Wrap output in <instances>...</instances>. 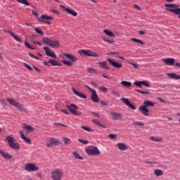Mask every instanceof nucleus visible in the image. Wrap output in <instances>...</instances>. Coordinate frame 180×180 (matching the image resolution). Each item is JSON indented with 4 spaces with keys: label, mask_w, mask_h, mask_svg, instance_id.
Instances as JSON below:
<instances>
[{
    "label": "nucleus",
    "mask_w": 180,
    "mask_h": 180,
    "mask_svg": "<svg viewBox=\"0 0 180 180\" xmlns=\"http://www.w3.org/2000/svg\"><path fill=\"white\" fill-rule=\"evenodd\" d=\"M51 178L52 180H63V178H64V171L60 168L52 170Z\"/></svg>",
    "instance_id": "obj_1"
},
{
    "label": "nucleus",
    "mask_w": 180,
    "mask_h": 180,
    "mask_svg": "<svg viewBox=\"0 0 180 180\" xmlns=\"http://www.w3.org/2000/svg\"><path fill=\"white\" fill-rule=\"evenodd\" d=\"M6 141L8 142L9 147L13 150H20V144L16 141L15 138L8 135L6 137Z\"/></svg>",
    "instance_id": "obj_2"
},
{
    "label": "nucleus",
    "mask_w": 180,
    "mask_h": 180,
    "mask_svg": "<svg viewBox=\"0 0 180 180\" xmlns=\"http://www.w3.org/2000/svg\"><path fill=\"white\" fill-rule=\"evenodd\" d=\"M42 41L44 44H47V46H49V47L58 49L61 46L60 44V41H53L49 37L43 38Z\"/></svg>",
    "instance_id": "obj_3"
},
{
    "label": "nucleus",
    "mask_w": 180,
    "mask_h": 180,
    "mask_svg": "<svg viewBox=\"0 0 180 180\" xmlns=\"http://www.w3.org/2000/svg\"><path fill=\"white\" fill-rule=\"evenodd\" d=\"M85 152L88 155H99L101 150L96 146H89L85 148Z\"/></svg>",
    "instance_id": "obj_4"
},
{
    "label": "nucleus",
    "mask_w": 180,
    "mask_h": 180,
    "mask_svg": "<svg viewBox=\"0 0 180 180\" xmlns=\"http://www.w3.org/2000/svg\"><path fill=\"white\" fill-rule=\"evenodd\" d=\"M24 169L27 172H37L39 171V167L34 163H27L25 165Z\"/></svg>",
    "instance_id": "obj_5"
},
{
    "label": "nucleus",
    "mask_w": 180,
    "mask_h": 180,
    "mask_svg": "<svg viewBox=\"0 0 180 180\" xmlns=\"http://www.w3.org/2000/svg\"><path fill=\"white\" fill-rule=\"evenodd\" d=\"M78 53L79 56H87L88 57H99L98 53L92 51L91 50H79Z\"/></svg>",
    "instance_id": "obj_6"
},
{
    "label": "nucleus",
    "mask_w": 180,
    "mask_h": 180,
    "mask_svg": "<svg viewBox=\"0 0 180 180\" xmlns=\"http://www.w3.org/2000/svg\"><path fill=\"white\" fill-rule=\"evenodd\" d=\"M70 112L72 113L73 115H75L76 116H81L82 113L80 111H77V109H78V106L75 104H70L66 105Z\"/></svg>",
    "instance_id": "obj_7"
},
{
    "label": "nucleus",
    "mask_w": 180,
    "mask_h": 180,
    "mask_svg": "<svg viewBox=\"0 0 180 180\" xmlns=\"http://www.w3.org/2000/svg\"><path fill=\"white\" fill-rule=\"evenodd\" d=\"M61 142L56 138H49L46 142V147H53V146H60Z\"/></svg>",
    "instance_id": "obj_8"
},
{
    "label": "nucleus",
    "mask_w": 180,
    "mask_h": 180,
    "mask_svg": "<svg viewBox=\"0 0 180 180\" xmlns=\"http://www.w3.org/2000/svg\"><path fill=\"white\" fill-rule=\"evenodd\" d=\"M7 101L8 102V103H10L11 105H13V106H15V108H18V109H19L21 111L25 110V108L20 106V104L19 103V102H17L16 101H15L14 99L12 98H7Z\"/></svg>",
    "instance_id": "obj_9"
},
{
    "label": "nucleus",
    "mask_w": 180,
    "mask_h": 180,
    "mask_svg": "<svg viewBox=\"0 0 180 180\" xmlns=\"http://www.w3.org/2000/svg\"><path fill=\"white\" fill-rule=\"evenodd\" d=\"M44 50L45 51V54H46L49 57H52V58H57V55L50 49L49 47H44Z\"/></svg>",
    "instance_id": "obj_10"
},
{
    "label": "nucleus",
    "mask_w": 180,
    "mask_h": 180,
    "mask_svg": "<svg viewBox=\"0 0 180 180\" xmlns=\"http://www.w3.org/2000/svg\"><path fill=\"white\" fill-rule=\"evenodd\" d=\"M53 19V17H50L46 15H41V19L39 20L40 22H44V23H46V25H51V22L49 20H51Z\"/></svg>",
    "instance_id": "obj_11"
},
{
    "label": "nucleus",
    "mask_w": 180,
    "mask_h": 180,
    "mask_svg": "<svg viewBox=\"0 0 180 180\" xmlns=\"http://www.w3.org/2000/svg\"><path fill=\"white\" fill-rule=\"evenodd\" d=\"M110 116L112 120H120V119L123 117V115L122 114L118 113L117 112H111Z\"/></svg>",
    "instance_id": "obj_12"
},
{
    "label": "nucleus",
    "mask_w": 180,
    "mask_h": 180,
    "mask_svg": "<svg viewBox=\"0 0 180 180\" xmlns=\"http://www.w3.org/2000/svg\"><path fill=\"white\" fill-rule=\"evenodd\" d=\"M121 101L127 105V106H128V108H130V109H132L133 110H134V109H136V107H134V105L133 104H131V103H130V101L129 100V98H122Z\"/></svg>",
    "instance_id": "obj_13"
},
{
    "label": "nucleus",
    "mask_w": 180,
    "mask_h": 180,
    "mask_svg": "<svg viewBox=\"0 0 180 180\" xmlns=\"http://www.w3.org/2000/svg\"><path fill=\"white\" fill-rule=\"evenodd\" d=\"M92 94L91 96V99L92 102H95V103H98L99 102V98L98 97V94L96 93V91H93Z\"/></svg>",
    "instance_id": "obj_14"
},
{
    "label": "nucleus",
    "mask_w": 180,
    "mask_h": 180,
    "mask_svg": "<svg viewBox=\"0 0 180 180\" xmlns=\"http://www.w3.org/2000/svg\"><path fill=\"white\" fill-rule=\"evenodd\" d=\"M162 61L169 66H172L175 63V60L174 58H163Z\"/></svg>",
    "instance_id": "obj_15"
},
{
    "label": "nucleus",
    "mask_w": 180,
    "mask_h": 180,
    "mask_svg": "<svg viewBox=\"0 0 180 180\" xmlns=\"http://www.w3.org/2000/svg\"><path fill=\"white\" fill-rule=\"evenodd\" d=\"M63 56L68 58V60H70L73 63H76V61H78V58L75 56H74L72 54L70 53H63Z\"/></svg>",
    "instance_id": "obj_16"
},
{
    "label": "nucleus",
    "mask_w": 180,
    "mask_h": 180,
    "mask_svg": "<svg viewBox=\"0 0 180 180\" xmlns=\"http://www.w3.org/2000/svg\"><path fill=\"white\" fill-rule=\"evenodd\" d=\"M72 92L76 96H78L79 98H81L82 99H86V95L79 93L77 91L75 90V88H72Z\"/></svg>",
    "instance_id": "obj_17"
},
{
    "label": "nucleus",
    "mask_w": 180,
    "mask_h": 180,
    "mask_svg": "<svg viewBox=\"0 0 180 180\" xmlns=\"http://www.w3.org/2000/svg\"><path fill=\"white\" fill-rule=\"evenodd\" d=\"M60 8L63 9V11H65L68 13H70V15H72V16H77V13L74 10H70L69 8H65L64 6H60Z\"/></svg>",
    "instance_id": "obj_18"
},
{
    "label": "nucleus",
    "mask_w": 180,
    "mask_h": 180,
    "mask_svg": "<svg viewBox=\"0 0 180 180\" xmlns=\"http://www.w3.org/2000/svg\"><path fill=\"white\" fill-rule=\"evenodd\" d=\"M139 110L142 115L144 116H148L150 114H148L149 110L147 109V107L142 105L139 107Z\"/></svg>",
    "instance_id": "obj_19"
},
{
    "label": "nucleus",
    "mask_w": 180,
    "mask_h": 180,
    "mask_svg": "<svg viewBox=\"0 0 180 180\" xmlns=\"http://www.w3.org/2000/svg\"><path fill=\"white\" fill-rule=\"evenodd\" d=\"M112 67H115V68H122V64L115 62V60H112V59H108L107 60Z\"/></svg>",
    "instance_id": "obj_20"
},
{
    "label": "nucleus",
    "mask_w": 180,
    "mask_h": 180,
    "mask_svg": "<svg viewBox=\"0 0 180 180\" xmlns=\"http://www.w3.org/2000/svg\"><path fill=\"white\" fill-rule=\"evenodd\" d=\"M0 154L2 155L5 160H11L12 158V155L0 149Z\"/></svg>",
    "instance_id": "obj_21"
},
{
    "label": "nucleus",
    "mask_w": 180,
    "mask_h": 180,
    "mask_svg": "<svg viewBox=\"0 0 180 180\" xmlns=\"http://www.w3.org/2000/svg\"><path fill=\"white\" fill-rule=\"evenodd\" d=\"M117 147L120 151H126L127 150V146L123 143H117Z\"/></svg>",
    "instance_id": "obj_22"
},
{
    "label": "nucleus",
    "mask_w": 180,
    "mask_h": 180,
    "mask_svg": "<svg viewBox=\"0 0 180 180\" xmlns=\"http://www.w3.org/2000/svg\"><path fill=\"white\" fill-rule=\"evenodd\" d=\"M165 6L167 8H167V11H169V10H176L178 9L179 6H177V4H165Z\"/></svg>",
    "instance_id": "obj_23"
},
{
    "label": "nucleus",
    "mask_w": 180,
    "mask_h": 180,
    "mask_svg": "<svg viewBox=\"0 0 180 180\" xmlns=\"http://www.w3.org/2000/svg\"><path fill=\"white\" fill-rule=\"evenodd\" d=\"M20 134L21 139H22V140H23V141H25V143H27V144H30V143H31L30 139L25 137V134H23V131H20Z\"/></svg>",
    "instance_id": "obj_24"
},
{
    "label": "nucleus",
    "mask_w": 180,
    "mask_h": 180,
    "mask_svg": "<svg viewBox=\"0 0 180 180\" xmlns=\"http://www.w3.org/2000/svg\"><path fill=\"white\" fill-rule=\"evenodd\" d=\"M154 105H155V103L151 101L146 100L143 101V106H146V108L154 107Z\"/></svg>",
    "instance_id": "obj_25"
},
{
    "label": "nucleus",
    "mask_w": 180,
    "mask_h": 180,
    "mask_svg": "<svg viewBox=\"0 0 180 180\" xmlns=\"http://www.w3.org/2000/svg\"><path fill=\"white\" fill-rule=\"evenodd\" d=\"M7 33H9V34H11V36H12V37H13V39H15L16 41H18V43H22V39L18 37V36L15 35V34L12 31L8 30L7 31Z\"/></svg>",
    "instance_id": "obj_26"
},
{
    "label": "nucleus",
    "mask_w": 180,
    "mask_h": 180,
    "mask_svg": "<svg viewBox=\"0 0 180 180\" xmlns=\"http://www.w3.org/2000/svg\"><path fill=\"white\" fill-rule=\"evenodd\" d=\"M100 68H103V70H110L108 65H106V62H98Z\"/></svg>",
    "instance_id": "obj_27"
},
{
    "label": "nucleus",
    "mask_w": 180,
    "mask_h": 180,
    "mask_svg": "<svg viewBox=\"0 0 180 180\" xmlns=\"http://www.w3.org/2000/svg\"><path fill=\"white\" fill-rule=\"evenodd\" d=\"M170 79H176V80H178V79H180V76L179 75H177L174 73H170V74H167V75Z\"/></svg>",
    "instance_id": "obj_28"
},
{
    "label": "nucleus",
    "mask_w": 180,
    "mask_h": 180,
    "mask_svg": "<svg viewBox=\"0 0 180 180\" xmlns=\"http://www.w3.org/2000/svg\"><path fill=\"white\" fill-rule=\"evenodd\" d=\"M150 140H152L155 142H162V138L159 137V136H150L149 137Z\"/></svg>",
    "instance_id": "obj_29"
},
{
    "label": "nucleus",
    "mask_w": 180,
    "mask_h": 180,
    "mask_svg": "<svg viewBox=\"0 0 180 180\" xmlns=\"http://www.w3.org/2000/svg\"><path fill=\"white\" fill-rule=\"evenodd\" d=\"M72 155L76 160H84V158L77 153V151H73Z\"/></svg>",
    "instance_id": "obj_30"
},
{
    "label": "nucleus",
    "mask_w": 180,
    "mask_h": 180,
    "mask_svg": "<svg viewBox=\"0 0 180 180\" xmlns=\"http://www.w3.org/2000/svg\"><path fill=\"white\" fill-rule=\"evenodd\" d=\"M92 123H94V124H96V126H101V127H103V129H106V127L101 123H99V122H98V120L94 119L91 120Z\"/></svg>",
    "instance_id": "obj_31"
},
{
    "label": "nucleus",
    "mask_w": 180,
    "mask_h": 180,
    "mask_svg": "<svg viewBox=\"0 0 180 180\" xmlns=\"http://www.w3.org/2000/svg\"><path fill=\"white\" fill-rule=\"evenodd\" d=\"M154 174L157 176H161L162 175H164V172H162V170L161 169H155L154 171Z\"/></svg>",
    "instance_id": "obj_32"
},
{
    "label": "nucleus",
    "mask_w": 180,
    "mask_h": 180,
    "mask_svg": "<svg viewBox=\"0 0 180 180\" xmlns=\"http://www.w3.org/2000/svg\"><path fill=\"white\" fill-rule=\"evenodd\" d=\"M103 33H105V34L109 37H115L113 32H112L111 31H109L108 30H104Z\"/></svg>",
    "instance_id": "obj_33"
},
{
    "label": "nucleus",
    "mask_w": 180,
    "mask_h": 180,
    "mask_svg": "<svg viewBox=\"0 0 180 180\" xmlns=\"http://www.w3.org/2000/svg\"><path fill=\"white\" fill-rule=\"evenodd\" d=\"M121 85H123V86H125L126 88H129L131 86V83L126 81H122Z\"/></svg>",
    "instance_id": "obj_34"
},
{
    "label": "nucleus",
    "mask_w": 180,
    "mask_h": 180,
    "mask_svg": "<svg viewBox=\"0 0 180 180\" xmlns=\"http://www.w3.org/2000/svg\"><path fill=\"white\" fill-rule=\"evenodd\" d=\"M169 12H172L175 15H178V18L180 19V8H176L175 10H169Z\"/></svg>",
    "instance_id": "obj_35"
},
{
    "label": "nucleus",
    "mask_w": 180,
    "mask_h": 180,
    "mask_svg": "<svg viewBox=\"0 0 180 180\" xmlns=\"http://www.w3.org/2000/svg\"><path fill=\"white\" fill-rule=\"evenodd\" d=\"M19 4H22V5H26V6H30V4L27 2V0H16Z\"/></svg>",
    "instance_id": "obj_36"
},
{
    "label": "nucleus",
    "mask_w": 180,
    "mask_h": 180,
    "mask_svg": "<svg viewBox=\"0 0 180 180\" xmlns=\"http://www.w3.org/2000/svg\"><path fill=\"white\" fill-rule=\"evenodd\" d=\"M101 39L103 41L108 43V44H112V43H115L114 40L107 39L105 37H101Z\"/></svg>",
    "instance_id": "obj_37"
},
{
    "label": "nucleus",
    "mask_w": 180,
    "mask_h": 180,
    "mask_svg": "<svg viewBox=\"0 0 180 180\" xmlns=\"http://www.w3.org/2000/svg\"><path fill=\"white\" fill-rule=\"evenodd\" d=\"M49 64H51V65H53V67H56L57 65H58V63L56 60H54L53 59H50L49 60Z\"/></svg>",
    "instance_id": "obj_38"
},
{
    "label": "nucleus",
    "mask_w": 180,
    "mask_h": 180,
    "mask_svg": "<svg viewBox=\"0 0 180 180\" xmlns=\"http://www.w3.org/2000/svg\"><path fill=\"white\" fill-rule=\"evenodd\" d=\"M25 129L27 131H34V128L32 127L30 125H25Z\"/></svg>",
    "instance_id": "obj_39"
},
{
    "label": "nucleus",
    "mask_w": 180,
    "mask_h": 180,
    "mask_svg": "<svg viewBox=\"0 0 180 180\" xmlns=\"http://www.w3.org/2000/svg\"><path fill=\"white\" fill-rule=\"evenodd\" d=\"M63 64L67 65L68 67H72V63L68 60H62Z\"/></svg>",
    "instance_id": "obj_40"
},
{
    "label": "nucleus",
    "mask_w": 180,
    "mask_h": 180,
    "mask_svg": "<svg viewBox=\"0 0 180 180\" xmlns=\"http://www.w3.org/2000/svg\"><path fill=\"white\" fill-rule=\"evenodd\" d=\"M25 46L30 50H34V48H33V46H32V45H30V44H29V42H27V41H25Z\"/></svg>",
    "instance_id": "obj_41"
},
{
    "label": "nucleus",
    "mask_w": 180,
    "mask_h": 180,
    "mask_svg": "<svg viewBox=\"0 0 180 180\" xmlns=\"http://www.w3.org/2000/svg\"><path fill=\"white\" fill-rule=\"evenodd\" d=\"M108 137L110 139V140H115V139L117 137V135H116V134H110Z\"/></svg>",
    "instance_id": "obj_42"
},
{
    "label": "nucleus",
    "mask_w": 180,
    "mask_h": 180,
    "mask_svg": "<svg viewBox=\"0 0 180 180\" xmlns=\"http://www.w3.org/2000/svg\"><path fill=\"white\" fill-rule=\"evenodd\" d=\"M137 92H139L141 94H143V95H148L150 94V92L147 91H141V90H136Z\"/></svg>",
    "instance_id": "obj_43"
},
{
    "label": "nucleus",
    "mask_w": 180,
    "mask_h": 180,
    "mask_svg": "<svg viewBox=\"0 0 180 180\" xmlns=\"http://www.w3.org/2000/svg\"><path fill=\"white\" fill-rule=\"evenodd\" d=\"M136 125L140 128L144 127V123H143L141 122H136Z\"/></svg>",
    "instance_id": "obj_44"
},
{
    "label": "nucleus",
    "mask_w": 180,
    "mask_h": 180,
    "mask_svg": "<svg viewBox=\"0 0 180 180\" xmlns=\"http://www.w3.org/2000/svg\"><path fill=\"white\" fill-rule=\"evenodd\" d=\"M87 71L89 72V74H96L95 69H92L91 68H88Z\"/></svg>",
    "instance_id": "obj_45"
},
{
    "label": "nucleus",
    "mask_w": 180,
    "mask_h": 180,
    "mask_svg": "<svg viewBox=\"0 0 180 180\" xmlns=\"http://www.w3.org/2000/svg\"><path fill=\"white\" fill-rule=\"evenodd\" d=\"M65 144H69L71 142V139L69 138L63 137Z\"/></svg>",
    "instance_id": "obj_46"
},
{
    "label": "nucleus",
    "mask_w": 180,
    "mask_h": 180,
    "mask_svg": "<svg viewBox=\"0 0 180 180\" xmlns=\"http://www.w3.org/2000/svg\"><path fill=\"white\" fill-rule=\"evenodd\" d=\"M82 129H83V130H86V131H94L91 128H89V127L86 126H82Z\"/></svg>",
    "instance_id": "obj_47"
},
{
    "label": "nucleus",
    "mask_w": 180,
    "mask_h": 180,
    "mask_svg": "<svg viewBox=\"0 0 180 180\" xmlns=\"http://www.w3.org/2000/svg\"><path fill=\"white\" fill-rule=\"evenodd\" d=\"M136 43H138V44H140L141 46L146 45V44H145L143 41H141V40H140V39H136Z\"/></svg>",
    "instance_id": "obj_48"
},
{
    "label": "nucleus",
    "mask_w": 180,
    "mask_h": 180,
    "mask_svg": "<svg viewBox=\"0 0 180 180\" xmlns=\"http://www.w3.org/2000/svg\"><path fill=\"white\" fill-rule=\"evenodd\" d=\"M23 65H25V67H26V68H27V70H30V71L33 70V68H32V66L27 65V63H23Z\"/></svg>",
    "instance_id": "obj_49"
},
{
    "label": "nucleus",
    "mask_w": 180,
    "mask_h": 180,
    "mask_svg": "<svg viewBox=\"0 0 180 180\" xmlns=\"http://www.w3.org/2000/svg\"><path fill=\"white\" fill-rule=\"evenodd\" d=\"M141 84L143 86H145L146 87H150V85L147 82V81H141Z\"/></svg>",
    "instance_id": "obj_50"
},
{
    "label": "nucleus",
    "mask_w": 180,
    "mask_h": 180,
    "mask_svg": "<svg viewBox=\"0 0 180 180\" xmlns=\"http://www.w3.org/2000/svg\"><path fill=\"white\" fill-rule=\"evenodd\" d=\"M36 33H38V34H41V35H43V31H41L40 29L36 27L34 29Z\"/></svg>",
    "instance_id": "obj_51"
},
{
    "label": "nucleus",
    "mask_w": 180,
    "mask_h": 180,
    "mask_svg": "<svg viewBox=\"0 0 180 180\" xmlns=\"http://www.w3.org/2000/svg\"><path fill=\"white\" fill-rule=\"evenodd\" d=\"M100 91H101V92H104L106 93L108 92V88L104 87V86H101L99 88Z\"/></svg>",
    "instance_id": "obj_52"
},
{
    "label": "nucleus",
    "mask_w": 180,
    "mask_h": 180,
    "mask_svg": "<svg viewBox=\"0 0 180 180\" xmlns=\"http://www.w3.org/2000/svg\"><path fill=\"white\" fill-rule=\"evenodd\" d=\"M78 141H79V143H82V144H89V141H88L86 140L78 139Z\"/></svg>",
    "instance_id": "obj_53"
},
{
    "label": "nucleus",
    "mask_w": 180,
    "mask_h": 180,
    "mask_svg": "<svg viewBox=\"0 0 180 180\" xmlns=\"http://www.w3.org/2000/svg\"><path fill=\"white\" fill-rule=\"evenodd\" d=\"M136 86L139 87V88H141V86H143V84H142L141 81H136Z\"/></svg>",
    "instance_id": "obj_54"
},
{
    "label": "nucleus",
    "mask_w": 180,
    "mask_h": 180,
    "mask_svg": "<svg viewBox=\"0 0 180 180\" xmlns=\"http://www.w3.org/2000/svg\"><path fill=\"white\" fill-rule=\"evenodd\" d=\"M28 54H29L30 57H32V58H35V60H39V57L34 56V55H33L32 53H29Z\"/></svg>",
    "instance_id": "obj_55"
},
{
    "label": "nucleus",
    "mask_w": 180,
    "mask_h": 180,
    "mask_svg": "<svg viewBox=\"0 0 180 180\" xmlns=\"http://www.w3.org/2000/svg\"><path fill=\"white\" fill-rule=\"evenodd\" d=\"M91 114L94 115V116H96V117H100L99 112H91Z\"/></svg>",
    "instance_id": "obj_56"
},
{
    "label": "nucleus",
    "mask_w": 180,
    "mask_h": 180,
    "mask_svg": "<svg viewBox=\"0 0 180 180\" xmlns=\"http://www.w3.org/2000/svg\"><path fill=\"white\" fill-rule=\"evenodd\" d=\"M34 44H38V46H42L41 42L39 41H34Z\"/></svg>",
    "instance_id": "obj_57"
},
{
    "label": "nucleus",
    "mask_w": 180,
    "mask_h": 180,
    "mask_svg": "<svg viewBox=\"0 0 180 180\" xmlns=\"http://www.w3.org/2000/svg\"><path fill=\"white\" fill-rule=\"evenodd\" d=\"M111 94H112V95H115L116 96H119V93H117V91H112L111 92Z\"/></svg>",
    "instance_id": "obj_58"
},
{
    "label": "nucleus",
    "mask_w": 180,
    "mask_h": 180,
    "mask_svg": "<svg viewBox=\"0 0 180 180\" xmlns=\"http://www.w3.org/2000/svg\"><path fill=\"white\" fill-rule=\"evenodd\" d=\"M157 100H158V101H160L161 103H165V101H164V99H162V98H160V97L157 98Z\"/></svg>",
    "instance_id": "obj_59"
},
{
    "label": "nucleus",
    "mask_w": 180,
    "mask_h": 180,
    "mask_svg": "<svg viewBox=\"0 0 180 180\" xmlns=\"http://www.w3.org/2000/svg\"><path fill=\"white\" fill-rule=\"evenodd\" d=\"M61 112H63L65 113V115H68V110H67L62 109V110H61Z\"/></svg>",
    "instance_id": "obj_60"
},
{
    "label": "nucleus",
    "mask_w": 180,
    "mask_h": 180,
    "mask_svg": "<svg viewBox=\"0 0 180 180\" xmlns=\"http://www.w3.org/2000/svg\"><path fill=\"white\" fill-rule=\"evenodd\" d=\"M86 86V88H88V89H89V91H90V92H94V91H95L94 89L89 87V86Z\"/></svg>",
    "instance_id": "obj_61"
},
{
    "label": "nucleus",
    "mask_w": 180,
    "mask_h": 180,
    "mask_svg": "<svg viewBox=\"0 0 180 180\" xmlns=\"http://www.w3.org/2000/svg\"><path fill=\"white\" fill-rule=\"evenodd\" d=\"M51 12H52L53 13L58 14V11H57V10H56V9H52V10H51Z\"/></svg>",
    "instance_id": "obj_62"
},
{
    "label": "nucleus",
    "mask_w": 180,
    "mask_h": 180,
    "mask_svg": "<svg viewBox=\"0 0 180 180\" xmlns=\"http://www.w3.org/2000/svg\"><path fill=\"white\" fill-rule=\"evenodd\" d=\"M44 64L45 65H46V66H50V62H49V61H44Z\"/></svg>",
    "instance_id": "obj_63"
},
{
    "label": "nucleus",
    "mask_w": 180,
    "mask_h": 180,
    "mask_svg": "<svg viewBox=\"0 0 180 180\" xmlns=\"http://www.w3.org/2000/svg\"><path fill=\"white\" fill-rule=\"evenodd\" d=\"M175 65H176V67H179V68H180V63H175Z\"/></svg>",
    "instance_id": "obj_64"
}]
</instances>
